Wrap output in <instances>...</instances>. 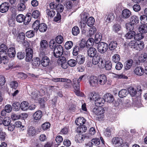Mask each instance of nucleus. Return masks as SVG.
<instances>
[{
  "label": "nucleus",
  "instance_id": "f257e3e1",
  "mask_svg": "<svg viewBox=\"0 0 147 147\" xmlns=\"http://www.w3.org/2000/svg\"><path fill=\"white\" fill-rule=\"evenodd\" d=\"M84 75L80 76L78 80L75 78L73 81V86L75 90V92L76 94L78 96H80V83L82 80Z\"/></svg>",
  "mask_w": 147,
  "mask_h": 147
},
{
  "label": "nucleus",
  "instance_id": "f03ea898",
  "mask_svg": "<svg viewBox=\"0 0 147 147\" xmlns=\"http://www.w3.org/2000/svg\"><path fill=\"white\" fill-rule=\"evenodd\" d=\"M108 45L107 43L101 42L98 43L97 49L98 52L101 53H105L107 50Z\"/></svg>",
  "mask_w": 147,
  "mask_h": 147
},
{
  "label": "nucleus",
  "instance_id": "7ed1b4c3",
  "mask_svg": "<svg viewBox=\"0 0 147 147\" xmlns=\"http://www.w3.org/2000/svg\"><path fill=\"white\" fill-rule=\"evenodd\" d=\"M128 92L129 93L131 96H134L136 95L137 92H139L140 94H141L142 90L140 86H138L135 88L130 87L128 88Z\"/></svg>",
  "mask_w": 147,
  "mask_h": 147
},
{
  "label": "nucleus",
  "instance_id": "20e7f679",
  "mask_svg": "<svg viewBox=\"0 0 147 147\" xmlns=\"http://www.w3.org/2000/svg\"><path fill=\"white\" fill-rule=\"evenodd\" d=\"M54 55L56 58H59L63 52V47L60 45H57L54 50Z\"/></svg>",
  "mask_w": 147,
  "mask_h": 147
},
{
  "label": "nucleus",
  "instance_id": "39448f33",
  "mask_svg": "<svg viewBox=\"0 0 147 147\" xmlns=\"http://www.w3.org/2000/svg\"><path fill=\"white\" fill-rule=\"evenodd\" d=\"M26 61L27 62H30L32 60L33 56V50L30 48L26 49Z\"/></svg>",
  "mask_w": 147,
  "mask_h": 147
},
{
  "label": "nucleus",
  "instance_id": "423d86ee",
  "mask_svg": "<svg viewBox=\"0 0 147 147\" xmlns=\"http://www.w3.org/2000/svg\"><path fill=\"white\" fill-rule=\"evenodd\" d=\"M89 82L90 86L92 87H95L98 86V83L97 76H92L90 77Z\"/></svg>",
  "mask_w": 147,
  "mask_h": 147
},
{
  "label": "nucleus",
  "instance_id": "0eeeda50",
  "mask_svg": "<svg viewBox=\"0 0 147 147\" xmlns=\"http://www.w3.org/2000/svg\"><path fill=\"white\" fill-rule=\"evenodd\" d=\"M98 84L100 85L105 84L107 82L106 76L104 74L100 75L97 77Z\"/></svg>",
  "mask_w": 147,
  "mask_h": 147
},
{
  "label": "nucleus",
  "instance_id": "6e6552de",
  "mask_svg": "<svg viewBox=\"0 0 147 147\" xmlns=\"http://www.w3.org/2000/svg\"><path fill=\"white\" fill-rule=\"evenodd\" d=\"M112 142L117 146H120L123 144V140L120 137H116L113 138L112 140Z\"/></svg>",
  "mask_w": 147,
  "mask_h": 147
},
{
  "label": "nucleus",
  "instance_id": "1a4fd4ad",
  "mask_svg": "<svg viewBox=\"0 0 147 147\" xmlns=\"http://www.w3.org/2000/svg\"><path fill=\"white\" fill-rule=\"evenodd\" d=\"M104 108L101 107H96L94 108L92 110L93 112L97 115H103L104 112Z\"/></svg>",
  "mask_w": 147,
  "mask_h": 147
},
{
  "label": "nucleus",
  "instance_id": "9d476101",
  "mask_svg": "<svg viewBox=\"0 0 147 147\" xmlns=\"http://www.w3.org/2000/svg\"><path fill=\"white\" fill-rule=\"evenodd\" d=\"M9 7V4L6 2L3 3L0 5V11L3 13L7 11Z\"/></svg>",
  "mask_w": 147,
  "mask_h": 147
},
{
  "label": "nucleus",
  "instance_id": "9b49d317",
  "mask_svg": "<svg viewBox=\"0 0 147 147\" xmlns=\"http://www.w3.org/2000/svg\"><path fill=\"white\" fill-rule=\"evenodd\" d=\"M42 113L41 111H37L32 115L34 120L37 121L40 120L42 116Z\"/></svg>",
  "mask_w": 147,
  "mask_h": 147
},
{
  "label": "nucleus",
  "instance_id": "f8f14e48",
  "mask_svg": "<svg viewBox=\"0 0 147 147\" xmlns=\"http://www.w3.org/2000/svg\"><path fill=\"white\" fill-rule=\"evenodd\" d=\"M144 69L141 66L137 67L134 69V73L138 76H142L144 74Z\"/></svg>",
  "mask_w": 147,
  "mask_h": 147
},
{
  "label": "nucleus",
  "instance_id": "ddd939ff",
  "mask_svg": "<svg viewBox=\"0 0 147 147\" xmlns=\"http://www.w3.org/2000/svg\"><path fill=\"white\" fill-rule=\"evenodd\" d=\"M105 102L107 101V102L110 103L112 102L114 100V98L111 94L107 93L104 95Z\"/></svg>",
  "mask_w": 147,
  "mask_h": 147
},
{
  "label": "nucleus",
  "instance_id": "4468645a",
  "mask_svg": "<svg viewBox=\"0 0 147 147\" xmlns=\"http://www.w3.org/2000/svg\"><path fill=\"white\" fill-rule=\"evenodd\" d=\"M40 62L43 66L46 67L49 65L50 60L48 57L45 56L42 57Z\"/></svg>",
  "mask_w": 147,
  "mask_h": 147
},
{
  "label": "nucleus",
  "instance_id": "2eb2a0df",
  "mask_svg": "<svg viewBox=\"0 0 147 147\" xmlns=\"http://www.w3.org/2000/svg\"><path fill=\"white\" fill-rule=\"evenodd\" d=\"M40 64V60L37 57L34 58L32 60V65L34 68L38 67Z\"/></svg>",
  "mask_w": 147,
  "mask_h": 147
},
{
  "label": "nucleus",
  "instance_id": "dca6fc26",
  "mask_svg": "<svg viewBox=\"0 0 147 147\" xmlns=\"http://www.w3.org/2000/svg\"><path fill=\"white\" fill-rule=\"evenodd\" d=\"M100 95L98 93L93 92L90 93L89 94V98L91 100L95 101L98 97H99Z\"/></svg>",
  "mask_w": 147,
  "mask_h": 147
},
{
  "label": "nucleus",
  "instance_id": "f3484780",
  "mask_svg": "<svg viewBox=\"0 0 147 147\" xmlns=\"http://www.w3.org/2000/svg\"><path fill=\"white\" fill-rule=\"evenodd\" d=\"M96 50L95 48L91 47L88 51V54L90 57H93L96 55Z\"/></svg>",
  "mask_w": 147,
  "mask_h": 147
},
{
  "label": "nucleus",
  "instance_id": "a211bd4d",
  "mask_svg": "<svg viewBox=\"0 0 147 147\" xmlns=\"http://www.w3.org/2000/svg\"><path fill=\"white\" fill-rule=\"evenodd\" d=\"M131 12L127 9H123L122 12V17L124 19L128 18L131 16Z\"/></svg>",
  "mask_w": 147,
  "mask_h": 147
},
{
  "label": "nucleus",
  "instance_id": "6ab92c4d",
  "mask_svg": "<svg viewBox=\"0 0 147 147\" xmlns=\"http://www.w3.org/2000/svg\"><path fill=\"white\" fill-rule=\"evenodd\" d=\"M105 102L104 99L101 97L100 95L99 97L95 100V103L96 106H102Z\"/></svg>",
  "mask_w": 147,
  "mask_h": 147
},
{
  "label": "nucleus",
  "instance_id": "aec40b11",
  "mask_svg": "<svg viewBox=\"0 0 147 147\" xmlns=\"http://www.w3.org/2000/svg\"><path fill=\"white\" fill-rule=\"evenodd\" d=\"M86 122V120L83 117H79L75 120V123L78 125H83Z\"/></svg>",
  "mask_w": 147,
  "mask_h": 147
},
{
  "label": "nucleus",
  "instance_id": "412c9836",
  "mask_svg": "<svg viewBox=\"0 0 147 147\" xmlns=\"http://www.w3.org/2000/svg\"><path fill=\"white\" fill-rule=\"evenodd\" d=\"M36 130L35 128L32 127H30L27 129V134L30 136H33L36 135Z\"/></svg>",
  "mask_w": 147,
  "mask_h": 147
},
{
  "label": "nucleus",
  "instance_id": "4be33fe9",
  "mask_svg": "<svg viewBox=\"0 0 147 147\" xmlns=\"http://www.w3.org/2000/svg\"><path fill=\"white\" fill-rule=\"evenodd\" d=\"M130 23L133 25L137 24L139 21L138 17L136 15H133L131 16L130 18Z\"/></svg>",
  "mask_w": 147,
  "mask_h": 147
},
{
  "label": "nucleus",
  "instance_id": "5701e85b",
  "mask_svg": "<svg viewBox=\"0 0 147 147\" xmlns=\"http://www.w3.org/2000/svg\"><path fill=\"white\" fill-rule=\"evenodd\" d=\"M40 92L37 90H34L30 94V96L34 100H38L40 96Z\"/></svg>",
  "mask_w": 147,
  "mask_h": 147
},
{
  "label": "nucleus",
  "instance_id": "b1692460",
  "mask_svg": "<svg viewBox=\"0 0 147 147\" xmlns=\"http://www.w3.org/2000/svg\"><path fill=\"white\" fill-rule=\"evenodd\" d=\"M16 51L14 48L11 47L8 50V55L10 57H13L15 56Z\"/></svg>",
  "mask_w": 147,
  "mask_h": 147
},
{
  "label": "nucleus",
  "instance_id": "393cba45",
  "mask_svg": "<svg viewBox=\"0 0 147 147\" xmlns=\"http://www.w3.org/2000/svg\"><path fill=\"white\" fill-rule=\"evenodd\" d=\"M133 61L132 59H129L125 63L124 68L126 70L129 69L132 66Z\"/></svg>",
  "mask_w": 147,
  "mask_h": 147
},
{
  "label": "nucleus",
  "instance_id": "a878e982",
  "mask_svg": "<svg viewBox=\"0 0 147 147\" xmlns=\"http://www.w3.org/2000/svg\"><path fill=\"white\" fill-rule=\"evenodd\" d=\"M48 43L47 41L45 40H42L40 42V48L42 50L46 49L48 47Z\"/></svg>",
  "mask_w": 147,
  "mask_h": 147
},
{
  "label": "nucleus",
  "instance_id": "bb28decb",
  "mask_svg": "<svg viewBox=\"0 0 147 147\" xmlns=\"http://www.w3.org/2000/svg\"><path fill=\"white\" fill-rule=\"evenodd\" d=\"M128 94V91L125 89H122L119 92V96L121 98H123L126 97Z\"/></svg>",
  "mask_w": 147,
  "mask_h": 147
},
{
  "label": "nucleus",
  "instance_id": "cd10ccee",
  "mask_svg": "<svg viewBox=\"0 0 147 147\" xmlns=\"http://www.w3.org/2000/svg\"><path fill=\"white\" fill-rule=\"evenodd\" d=\"M63 82H65L64 84V86L66 88H69L71 87V82L70 79L64 78V80Z\"/></svg>",
  "mask_w": 147,
  "mask_h": 147
},
{
  "label": "nucleus",
  "instance_id": "c85d7f7f",
  "mask_svg": "<svg viewBox=\"0 0 147 147\" xmlns=\"http://www.w3.org/2000/svg\"><path fill=\"white\" fill-rule=\"evenodd\" d=\"M117 43L116 41H112L109 44L108 47L111 51L114 50L117 47Z\"/></svg>",
  "mask_w": 147,
  "mask_h": 147
},
{
  "label": "nucleus",
  "instance_id": "c756f323",
  "mask_svg": "<svg viewBox=\"0 0 147 147\" xmlns=\"http://www.w3.org/2000/svg\"><path fill=\"white\" fill-rule=\"evenodd\" d=\"M7 137L6 133L3 131L2 128H0V139L1 141H4Z\"/></svg>",
  "mask_w": 147,
  "mask_h": 147
},
{
  "label": "nucleus",
  "instance_id": "7c9ffc66",
  "mask_svg": "<svg viewBox=\"0 0 147 147\" xmlns=\"http://www.w3.org/2000/svg\"><path fill=\"white\" fill-rule=\"evenodd\" d=\"M87 127L85 125H82L78 127L76 130V131L79 133H83L86 131Z\"/></svg>",
  "mask_w": 147,
  "mask_h": 147
},
{
  "label": "nucleus",
  "instance_id": "2f4dec72",
  "mask_svg": "<svg viewBox=\"0 0 147 147\" xmlns=\"http://www.w3.org/2000/svg\"><path fill=\"white\" fill-rule=\"evenodd\" d=\"M136 34L135 32L133 30L129 31L125 35V36L127 39H131Z\"/></svg>",
  "mask_w": 147,
  "mask_h": 147
},
{
  "label": "nucleus",
  "instance_id": "473e14b6",
  "mask_svg": "<svg viewBox=\"0 0 147 147\" xmlns=\"http://www.w3.org/2000/svg\"><path fill=\"white\" fill-rule=\"evenodd\" d=\"M76 61L80 64H83L85 61V57L82 55H78L77 57Z\"/></svg>",
  "mask_w": 147,
  "mask_h": 147
},
{
  "label": "nucleus",
  "instance_id": "72a5a7b5",
  "mask_svg": "<svg viewBox=\"0 0 147 147\" xmlns=\"http://www.w3.org/2000/svg\"><path fill=\"white\" fill-rule=\"evenodd\" d=\"M47 28V24L45 23H42L40 24L39 30L41 32H45Z\"/></svg>",
  "mask_w": 147,
  "mask_h": 147
},
{
  "label": "nucleus",
  "instance_id": "f704fd0d",
  "mask_svg": "<svg viewBox=\"0 0 147 147\" xmlns=\"http://www.w3.org/2000/svg\"><path fill=\"white\" fill-rule=\"evenodd\" d=\"M139 30L142 34L146 33L147 32V26L146 24L141 25L139 28Z\"/></svg>",
  "mask_w": 147,
  "mask_h": 147
},
{
  "label": "nucleus",
  "instance_id": "c9c22d12",
  "mask_svg": "<svg viewBox=\"0 0 147 147\" xmlns=\"http://www.w3.org/2000/svg\"><path fill=\"white\" fill-rule=\"evenodd\" d=\"M27 18H26V19ZM16 19L17 22L21 23L24 21V20L26 19V18L23 15L20 14L17 16Z\"/></svg>",
  "mask_w": 147,
  "mask_h": 147
},
{
  "label": "nucleus",
  "instance_id": "e433bc0d",
  "mask_svg": "<svg viewBox=\"0 0 147 147\" xmlns=\"http://www.w3.org/2000/svg\"><path fill=\"white\" fill-rule=\"evenodd\" d=\"M93 57L92 61L93 64L96 65L98 64L101 59L100 57L98 55H96Z\"/></svg>",
  "mask_w": 147,
  "mask_h": 147
},
{
  "label": "nucleus",
  "instance_id": "4c0bfd02",
  "mask_svg": "<svg viewBox=\"0 0 147 147\" xmlns=\"http://www.w3.org/2000/svg\"><path fill=\"white\" fill-rule=\"evenodd\" d=\"M28 103L27 101H23L20 105V107L22 110L26 111L28 108Z\"/></svg>",
  "mask_w": 147,
  "mask_h": 147
},
{
  "label": "nucleus",
  "instance_id": "58836bf2",
  "mask_svg": "<svg viewBox=\"0 0 147 147\" xmlns=\"http://www.w3.org/2000/svg\"><path fill=\"white\" fill-rule=\"evenodd\" d=\"M136 50H140L143 49L144 47V43L142 41L137 42Z\"/></svg>",
  "mask_w": 147,
  "mask_h": 147
},
{
  "label": "nucleus",
  "instance_id": "ea45409f",
  "mask_svg": "<svg viewBox=\"0 0 147 147\" xmlns=\"http://www.w3.org/2000/svg\"><path fill=\"white\" fill-rule=\"evenodd\" d=\"M113 130L112 128L108 127L105 130L104 132V134L106 137H109L111 135V132Z\"/></svg>",
  "mask_w": 147,
  "mask_h": 147
},
{
  "label": "nucleus",
  "instance_id": "a19ab883",
  "mask_svg": "<svg viewBox=\"0 0 147 147\" xmlns=\"http://www.w3.org/2000/svg\"><path fill=\"white\" fill-rule=\"evenodd\" d=\"M94 40L92 38H89L86 42V46L87 47L92 46L94 43Z\"/></svg>",
  "mask_w": 147,
  "mask_h": 147
},
{
  "label": "nucleus",
  "instance_id": "79ce46f5",
  "mask_svg": "<svg viewBox=\"0 0 147 147\" xmlns=\"http://www.w3.org/2000/svg\"><path fill=\"white\" fill-rule=\"evenodd\" d=\"M115 16L113 13H110L107 16L106 21L109 23L113 21L114 19Z\"/></svg>",
  "mask_w": 147,
  "mask_h": 147
},
{
  "label": "nucleus",
  "instance_id": "37998d69",
  "mask_svg": "<svg viewBox=\"0 0 147 147\" xmlns=\"http://www.w3.org/2000/svg\"><path fill=\"white\" fill-rule=\"evenodd\" d=\"M94 22V19L92 17H90L88 18L87 21V25L90 27L92 26Z\"/></svg>",
  "mask_w": 147,
  "mask_h": 147
},
{
  "label": "nucleus",
  "instance_id": "c03bdc74",
  "mask_svg": "<svg viewBox=\"0 0 147 147\" xmlns=\"http://www.w3.org/2000/svg\"><path fill=\"white\" fill-rule=\"evenodd\" d=\"M40 24L39 21L37 20L35 21L32 24V28L36 31H37L39 29Z\"/></svg>",
  "mask_w": 147,
  "mask_h": 147
},
{
  "label": "nucleus",
  "instance_id": "a18cd8bd",
  "mask_svg": "<svg viewBox=\"0 0 147 147\" xmlns=\"http://www.w3.org/2000/svg\"><path fill=\"white\" fill-rule=\"evenodd\" d=\"M25 38V33L23 32L20 33L18 36L17 40L20 42H23Z\"/></svg>",
  "mask_w": 147,
  "mask_h": 147
},
{
  "label": "nucleus",
  "instance_id": "49530a36",
  "mask_svg": "<svg viewBox=\"0 0 147 147\" xmlns=\"http://www.w3.org/2000/svg\"><path fill=\"white\" fill-rule=\"evenodd\" d=\"M72 34L74 36H76L80 33V30L79 28L76 26L72 29Z\"/></svg>",
  "mask_w": 147,
  "mask_h": 147
},
{
  "label": "nucleus",
  "instance_id": "de8ad7c7",
  "mask_svg": "<svg viewBox=\"0 0 147 147\" xmlns=\"http://www.w3.org/2000/svg\"><path fill=\"white\" fill-rule=\"evenodd\" d=\"M102 38V36L101 34L98 33H97L95 36V42L96 43L98 44Z\"/></svg>",
  "mask_w": 147,
  "mask_h": 147
},
{
  "label": "nucleus",
  "instance_id": "09e8293b",
  "mask_svg": "<svg viewBox=\"0 0 147 147\" xmlns=\"http://www.w3.org/2000/svg\"><path fill=\"white\" fill-rule=\"evenodd\" d=\"M55 40L57 43L61 44L63 42V38L61 35H58L55 38Z\"/></svg>",
  "mask_w": 147,
  "mask_h": 147
},
{
  "label": "nucleus",
  "instance_id": "8fccbe9b",
  "mask_svg": "<svg viewBox=\"0 0 147 147\" xmlns=\"http://www.w3.org/2000/svg\"><path fill=\"white\" fill-rule=\"evenodd\" d=\"M46 12L47 15L50 17H53L55 14V11L53 10L47 9Z\"/></svg>",
  "mask_w": 147,
  "mask_h": 147
},
{
  "label": "nucleus",
  "instance_id": "3c124183",
  "mask_svg": "<svg viewBox=\"0 0 147 147\" xmlns=\"http://www.w3.org/2000/svg\"><path fill=\"white\" fill-rule=\"evenodd\" d=\"M11 122L10 119L9 117H6L4 118L3 123H2L5 126H8L10 124Z\"/></svg>",
  "mask_w": 147,
  "mask_h": 147
},
{
  "label": "nucleus",
  "instance_id": "603ef678",
  "mask_svg": "<svg viewBox=\"0 0 147 147\" xmlns=\"http://www.w3.org/2000/svg\"><path fill=\"white\" fill-rule=\"evenodd\" d=\"M17 7L18 10L20 11H23L26 8V6L24 4L22 3L19 4Z\"/></svg>",
  "mask_w": 147,
  "mask_h": 147
},
{
  "label": "nucleus",
  "instance_id": "864d4df0",
  "mask_svg": "<svg viewBox=\"0 0 147 147\" xmlns=\"http://www.w3.org/2000/svg\"><path fill=\"white\" fill-rule=\"evenodd\" d=\"M96 30V28L94 26H93L90 28L88 32V35L90 36H91L92 35H93L95 33Z\"/></svg>",
  "mask_w": 147,
  "mask_h": 147
},
{
  "label": "nucleus",
  "instance_id": "5fc2aeb1",
  "mask_svg": "<svg viewBox=\"0 0 147 147\" xmlns=\"http://www.w3.org/2000/svg\"><path fill=\"white\" fill-rule=\"evenodd\" d=\"M112 76L113 78H117L118 79H125L127 77L122 74H117L113 73Z\"/></svg>",
  "mask_w": 147,
  "mask_h": 147
},
{
  "label": "nucleus",
  "instance_id": "6e6d98bb",
  "mask_svg": "<svg viewBox=\"0 0 147 147\" xmlns=\"http://www.w3.org/2000/svg\"><path fill=\"white\" fill-rule=\"evenodd\" d=\"M139 61L142 62H144L147 60V54L144 53L141 55V56L139 57Z\"/></svg>",
  "mask_w": 147,
  "mask_h": 147
},
{
  "label": "nucleus",
  "instance_id": "4d7b16f0",
  "mask_svg": "<svg viewBox=\"0 0 147 147\" xmlns=\"http://www.w3.org/2000/svg\"><path fill=\"white\" fill-rule=\"evenodd\" d=\"M73 45V43L71 41H67L65 43V48L67 49H70Z\"/></svg>",
  "mask_w": 147,
  "mask_h": 147
},
{
  "label": "nucleus",
  "instance_id": "13d9d810",
  "mask_svg": "<svg viewBox=\"0 0 147 147\" xmlns=\"http://www.w3.org/2000/svg\"><path fill=\"white\" fill-rule=\"evenodd\" d=\"M120 59V56L118 54H115L112 57V60L115 63L118 62Z\"/></svg>",
  "mask_w": 147,
  "mask_h": 147
},
{
  "label": "nucleus",
  "instance_id": "bf43d9fd",
  "mask_svg": "<svg viewBox=\"0 0 147 147\" xmlns=\"http://www.w3.org/2000/svg\"><path fill=\"white\" fill-rule=\"evenodd\" d=\"M112 64L110 61H107L105 62V68L107 70H110L112 68Z\"/></svg>",
  "mask_w": 147,
  "mask_h": 147
},
{
  "label": "nucleus",
  "instance_id": "052dcab7",
  "mask_svg": "<svg viewBox=\"0 0 147 147\" xmlns=\"http://www.w3.org/2000/svg\"><path fill=\"white\" fill-rule=\"evenodd\" d=\"M10 86L11 88L16 89L18 86V82L16 81H12L10 83Z\"/></svg>",
  "mask_w": 147,
  "mask_h": 147
},
{
  "label": "nucleus",
  "instance_id": "680f3d73",
  "mask_svg": "<svg viewBox=\"0 0 147 147\" xmlns=\"http://www.w3.org/2000/svg\"><path fill=\"white\" fill-rule=\"evenodd\" d=\"M140 19L141 22L144 24H147V16L142 15L140 17Z\"/></svg>",
  "mask_w": 147,
  "mask_h": 147
},
{
  "label": "nucleus",
  "instance_id": "e2e57ef3",
  "mask_svg": "<svg viewBox=\"0 0 147 147\" xmlns=\"http://www.w3.org/2000/svg\"><path fill=\"white\" fill-rule=\"evenodd\" d=\"M12 106L16 111H18L20 108V105L19 102H15L12 104Z\"/></svg>",
  "mask_w": 147,
  "mask_h": 147
},
{
  "label": "nucleus",
  "instance_id": "0e129e2a",
  "mask_svg": "<svg viewBox=\"0 0 147 147\" xmlns=\"http://www.w3.org/2000/svg\"><path fill=\"white\" fill-rule=\"evenodd\" d=\"M80 47L78 46H76L74 47L73 50V54L74 56H76L78 54V53L79 52Z\"/></svg>",
  "mask_w": 147,
  "mask_h": 147
},
{
  "label": "nucleus",
  "instance_id": "69168bd1",
  "mask_svg": "<svg viewBox=\"0 0 147 147\" xmlns=\"http://www.w3.org/2000/svg\"><path fill=\"white\" fill-rule=\"evenodd\" d=\"M56 9L58 13H59V12H61L63 11V6L61 4H59L57 5Z\"/></svg>",
  "mask_w": 147,
  "mask_h": 147
},
{
  "label": "nucleus",
  "instance_id": "338daca9",
  "mask_svg": "<svg viewBox=\"0 0 147 147\" xmlns=\"http://www.w3.org/2000/svg\"><path fill=\"white\" fill-rule=\"evenodd\" d=\"M143 37L142 34L141 33L135 34L134 36V38L135 40H139L142 39Z\"/></svg>",
  "mask_w": 147,
  "mask_h": 147
},
{
  "label": "nucleus",
  "instance_id": "774afa93",
  "mask_svg": "<svg viewBox=\"0 0 147 147\" xmlns=\"http://www.w3.org/2000/svg\"><path fill=\"white\" fill-rule=\"evenodd\" d=\"M76 61L74 59H71L68 61V65L71 67L75 66L76 64Z\"/></svg>",
  "mask_w": 147,
  "mask_h": 147
}]
</instances>
